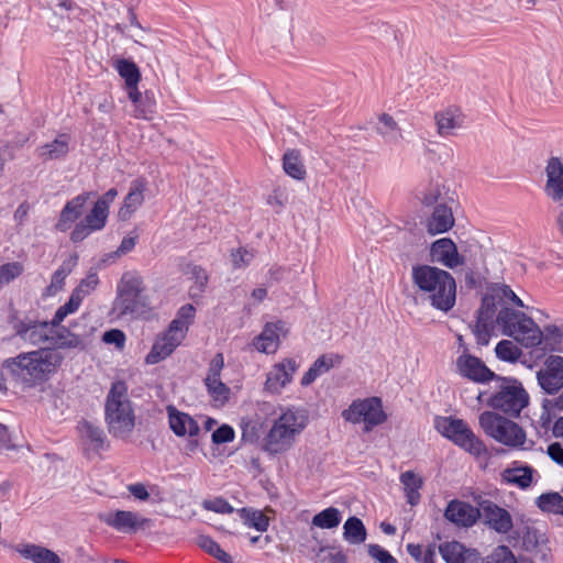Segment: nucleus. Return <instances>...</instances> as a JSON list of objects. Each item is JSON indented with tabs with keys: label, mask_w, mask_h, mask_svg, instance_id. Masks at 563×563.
<instances>
[{
	"label": "nucleus",
	"mask_w": 563,
	"mask_h": 563,
	"mask_svg": "<svg viewBox=\"0 0 563 563\" xmlns=\"http://www.w3.org/2000/svg\"><path fill=\"white\" fill-rule=\"evenodd\" d=\"M411 280L434 309L448 312L454 307L456 283L449 272L428 264H417L411 268Z\"/></svg>",
	"instance_id": "obj_1"
},
{
	"label": "nucleus",
	"mask_w": 563,
	"mask_h": 563,
	"mask_svg": "<svg viewBox=\"0 0 563 563\" xmlns=\"http://www.w3.org/2000/svg\"><path fill=\"white\" fill-rule=\"evenodd\" d=\"M64 356L52 347L21 353L4 362L16 379L31 387L45 382L62 365Z\"/></svg>",
	"instance_id": "obj_2"
},
{
	"label": "nucleus",
	"mask_w": 563,
	"mask_h": 563,
	"mask_svg": "<svg viewBox=\"0 0 563 563\" xmlns=\"http://www.w3.org/2000/svg\"><path fill=\"white\" fill-rule=\"evenodd\" d=\"M307 424L308 416L305 410L295 407L282 409L263 439V450L269 455L288 452Z\"/></svg>",
	"instance_id": "obj_3"
},
{
	"label": "nucleus",
	"mask_w": 563,
	"mask_h": 563,
	"mask_svg": "<svg viewBox=\"0 0 563 563\" xmlns=\"http://www.w3.org/2000/svg\"><path fill=\"white\" fill-rule=\"evenodd\" d=\"M104 421L113 438L126 440L132 435L136 416L124 382L112 383L104 402Z\"/></svg>",
	"instance_id": "obj_4"
},
{
	"label": "nucleus",
	"mask_w": 563,
	"mask_h": 563,
	"mask_svg": "<svg viewBox=\"0 0 563 563\" xmlns=\"http://www.w3.org/2000/svg\"><path fill=\"white\" fill-rule=\"evenodd\" d=\"M496 324L501 328L504 335L514 338L525 347L542 343V330L532 318L521 311L508 307L501 308L494 320V327Z\"/></svg>",
	"instance_id": "obj_5"
},
{
	"label": "nucleus",
	"mask_w": 563,
	"mask_h": 563,
	"mask_svg": "<svg viewBox=\"0 0 563 563\" xmlns=\"http://www.w3.org/2000/svg\"><path fill=\"white\" fill-rule=\"evenodd\" d=\"M146 307L142 278L133 274H124L118 286L114 310L119 316L136 318L145 313Z\"/></svg>",
	"instance_id": "obj_6"
},
{
	"label": "nucleus",
	"mask_w": 563,
	"mask_h": 563,
	"mask_svg": "<svg viewBox=\"0 0 563 563\" xmlns=\"http://www.w3.org/2000/svg\"><path fill=\"white\" fill-rule=\"evenodd\" d=\"M478 422L488 437L506 446L519 448L526 442L525 430L515 421L496 412L484 411Z\"/></svg>",
	"instance_id": "obj_7"
},
{
	"label": "nucleus",
	"mask_w": 563,
	"mask_h": 563,
	"mask_svg": "<svg viewBox=\"0 0 563 563\" xmlns=\"http://www.w3.org/2000/svg\"><path fill=\"white\" fill-rule=\"evenodd\" d=\"M435 428L443 437L475 456L487 453L484 442L461 419L452 417L438 418L435 420Z\"/></svg>",
	"instance_id": "obj_8"
},
{
	"label": "nucleus",
	"mask_w": 563,
	"mask_h": 563,
	"mask_svg": "<svg viewBox=\"0 0 563 563\" xmlns=\"http://www.w3.org/2000/svg\"><path fill=\"white\" fill-rule=\"evenodd\" d=\"M515 297V292L509 286L503 285L489 295H485L482 300V306L478 309L477 321L474 325L473 333L476 342L479 345H486L494 331V320L497 309V303L501 299H510Z\"/></svg>",
	"instance_id": "obj_9"
},
{
	"label": "nucleus",
	"mask_w": 563,
	"mask_h": 563,
	"mask_svg": "<svg viewBox=\"0 0 563 563\" xmlns=\"http://www.w3.org/2000/svg\"><path fill=\"white\" fill-rule=\"evenodd\" d=\"M342 417L353 424L363 423L365 432L372 431L387 419L382 401L377 397L353 401L347 409L343 410Z\"/></svg>",
	"instance_id": "obj_10"
},
{
	"label": "nucleus",
	"mask_w": 563,
	"mask_h": 563,
	"mask_svg": "<svg viewBox=\"0 0 563 563\" xmlns=\"http://www.w3.org/2000/svg\"><path fill=\"white\" fill-rule=\"evenodd\" d=\"M529 404V396L522 385L516 380L500 386L489 399L488 406L511 417H517Z\"/></svg>",
	"instance_id": "obj_11"
},
{
	"label": "nucleus",
	"mask_w": 563,
	"mask_h": 563,
	"mask_svg": "<svg viewBox=\"0 0 563 563\" xmlns=\"http://www.w3.org/2000/svg\"><path fill=\"white\" fill-rule=\"evenodd\" d=\"M99 519L106 526L118 533L136 534L152 527V519L144 517L139 511L113 509L106 514H100Z\"/></svg>",
	"instance_id": "obj_12"
},
{
	"label": "nucleus",
	"mask_w": 563,
	"mask_h": 563,
	"mask_svg": "<svg viewBox=\"0 0 563 563\" xmlns=\"http://www.w3.org/2000/svg\"><path fill=\"white\" fill-rule=\"evenodd\" d=\"M295 18L289 10H283L272 19L268 41L276 49H289L295 40Z\"/></svg>",
	"instance_id": "obj_13"
},
{
	"label": "nucleus",
	"mask_w": 563,
	"mask_h": 563,
	"mask_svg": "<svg viewBox=\"0 0 563 563\" xmlns=\"http://www.w3.org/2000/svg\"><path fill=\"white\" fill-rule=\"evenodd\" d=\"M223 367V354L217 353L209 363L208 372L203 380L207 391L216 406H223L230 398V388L221 380Z\"/></svg>",
	"instance_id": "obj_14"
},
{
	"label": "nucleus",
	"mask_w": 563,
	"mask_h": 563,
	"mask_svg": "<svg viewBox=\"0 0 563 563\" xmlns=\"http://www.w3.org/2000/svg\"><path fill=\"white\" fill-rule=\"evenodd\" d=\"M537 380L547 394H556L563 387V357L548 356L543 367L537 372Z\"/></svg>",
	"instance_id": "obj_15"
},
{
	"label": "nucleus",
	"mask_w": 563,
	"mask_h": 563,
	"mask_svg": "<svg viewBox=\"0 0 563 563\" xmlns=\"http://www.w3.org/2000/svg\"><path fill=\"white\" fill-rule=\"evenodd\" d=\"M455 364L461 376L475 383H486L495 377V373L481 358L471 355L466 350L456 358Z\"/></svg>",
	"instance_id": "obj_16"
},
{
	"label": "nucleus",
	"mask_w": 563,
	"mask_h": 563,
	"mask_svg": "<svg viewBox=\"0 0 563 563\" xmlns=\"http://www.w3.org/2000/svg\"><path fill=\"white\" fill-rule=\"evenodd\" d=\"M297 368L298 364L292 358H285L275 364L267 373L264 389L271 394H280L291 382Z\"/></svg>",
	"instance_id": "obj_17"
},
{
	"label": "nucleus",
	"mask_w": 563,
	"mask_h": 563,
	"mask_svg": "<svg viewBox=\"0 0 563 563\" xmlns=\"http://www.w3.org/2000/svg\"><path fill=\"white\" fill-rule=\"evenodd\" d=\"M430 261L450 269L464 264L456 244L449 238L439 239L431 244Z\"/></svg>",
	"instance_id": "obj_18"
},
{
	"label": "nucleus",
	"mask_w": 563,
	"mask_h": 563,
	"mask_svg": "<svg viewBox=\"0 0 563 563\" xmlns=\"http://www.w3.org/2000/svg\"><path fill=\"white\" fill-rule=\"evenodd\" d=\"M289 332L284 321L266 323L263 331L254 339L253 344L261 353H275L280 343V336L285 338Z\"/></svg>",
	"instance_id": "obj_19"
},
{
	"label": "nucleus",
	"mask_w": 563,
	"mask_h": 563,
	"mask_svg": "<svg viewBox=\"0 0 563 563\" xmlns=\"http://www.w3.org/2000/svg\"><path fill=\"white\" fill-rule=\"evenodd\" d=\"M465 115L455 106L446 107L434 113L437 133L441 137L455 136L463 129Z\"/></svg>",
	"instance_id": "obj_20"
},
{
	"label": "nucleus",
	"mask_w": 563,
	"mask_h": 563,
	"mask_svg": "<svg viewBox=\"0 0 563 563\" xmlns=\"http://www.w3.org/2000/svg\"><path fill=\"white\" fill-rule=\"evenodd\" d=\"M478 506L481 517L492 529L499 533H507L511 530L512 519L506 509L487 499L479 501Z\"/></svg>",
	"instance_id": "obj_21"
},
{
	"label": "nucleus",
	"mask_w": 563,
	"mask_h": 563,
	"mask_svg": "<svg viewBox=\"0 0 563 563\" xmlns=\"http://www.w3.org/2000/svg\"><path fill=\"white\" fill-rule=\"evenodd\" d=\"M54 325L53 320L42 322L20 321L15 325V332L23 341L33 345L48 344L49 333Z\"/></svg>",
	"instance_id": "obj_22"
},
{
	"label": "nucleus",
	"mask_w": 563,
	"mask_h": 563,
	"mask_svg": "<svg viewBox=\"0 0 563 563\" xmlns=\"http://www.w3.org/2000/svg\"><path fill=\"white\" fill-rule=\"evenodd\" d=\"M444 517L456 526L472 527L481 518V511L479 507L461 500H452L444 511Z\"/></svg>",
	"instance_id": "obj_23"
},
{
	"label": "nucleus",
	"mask_w": 563,
	"mask_h": 563,
	"mask_svg": "<svg viewBox=\"0 0 563 563\" xmlns=\"http://www.w3.org/2000/svg\"><path fill=\"white\" fill-rule=\"evenodd\" d=\"M147 180L143 177L136 178L131 181L128 195L124 198L123 205L118 212V217L122 221L129 220L132 214L142 207L145 201V191L147 189Z\"/></svg>",
	"instance_id": "obj_24"
},
{
	"label": "nucleus",
	"mask_w": 563,
	"mask_h": 563,
	"mask_svg": "<svg viewBox=\"0 0 563 563\" xmlns=\"http://www.w3.org/2000/svg\"><path fill=\"white\" fill-rule=\"evenodd\" d=\"M168 423L172 431L177 437H197L200 428L198 422L188 413L178 410L175 406L166 407Z\"/></svg>",
	"instance_id": "obj_25"
},
{
	"label": "nucleus",
	"mask_w": 563,
	"mask_h": 563,
	"mask_svg": "<svg viewBox=\"0 0 563 563\" xmlns=\"http://www.w3.org/2000/svg\"><path fill=\"white\" fill-rule=\"evenodd\" d=\"M547 183L544 191L553 201L563 199V162L560 157H551L545 166Z\"/></svg>",
	"instance_id": "obj_26"
},
{
	"label": "nucleus",
	"mask_w": 563,
	"mask_h": 563,
	"mask_svg": "<svg viewBox=\"0 0 563 563\" xmlns=\"http://www.w3.org/2000/svg\"><path fill=\"white\" fill-rule=\"evenodd\" d=\"M183 338L166 330L154 342L151 352L146 355L147 364H156L167 356L183 342Z\"/></svg>",
	"instance_id": "obj_27"
},
{
	"label": "nucleus",
	"mask_w": 563,
	"mask_h": 563,
	"mask_svg": "<svg viewBox=\"0 0 563 563\" xmlns=\"http://www.w3.org/2000/svg\"><path fill=\"white\" fill-rule=\"evenodd\" d=\"M454 225V217L450 207L439 203L427 220V232L431 235L448 232Z\"/></svg>",
	"instance_id": "obj_28"
},
{
	"label": "nucleus",
	"mask_w": 563,
	"mask_h": 563,
	"mask_svg": "<svg viewBox=\"0 0 563 563\" xmlns=\"http://www.w3.org/2000/svg\"><path fill=\"white\" fill-rule=\"evenodd\" d=\"M14 550L21 558L32 563H62L57 553L38 544L21 543Z\"/></svg>",
	"instance_id": "obj_29"
},
{
	"label": "nucleus",
	"mask_w": 563,
	"mask_h": 563,
	"mask_svg": "<svg viewBox=\"0 0 563 563\" xmlns=\"http://www.w3.org/2000/svg\"><path fill=\"white\" fill-rule=\"evenodd\" d=\"M342 360V355L335 353L321 355L313 362L311 367L305 373L303 377L301 378V385L309 386L319 376L328 373L331 368L339 366Z\"/></svg>",
	"instance_id": "obj_30"
},
{
	"label": "nucleus",
	"mask_w": 563,
	"mask_h": 563,
	"mask_svg": "<svg viewBox=\"0 0 563 563\" xmlns=\"http://www.w3.org/2000/svg\"><path fill=\"white\" fill-rule=\"evenodd\" d=\"M90 192L78 195L65 205L56 224L59 231L69 229V225L82 214L85 205L90 198Z\"/></svg>",
	"instance_id": "obj_31"
},
{
	"label": "nucleus",
	"mask_w": 563,
	"mask_h": 563,
	"mask_svg": "<svg viewBox=\"0 0 563 563\" xmlns=\"http://www.w3.org/2000/svg\"><path fill=\"white\" fill-rule=\"evenodd\" d=\"M128 98L133 103V117L136 119L151 120L155 111V100L152 95H144L139 86L126 90Z\"/></svg>",
	"instance_id": "obj_32"
},
{
	"label": "nucleus",
	"mask_w": 563,
	"mask_h": 563,
	"mask_svg": "<svg viewBox=\"0 0 563 563\" xmlns=\"http://www.w3.org/2000/svg\"><path fill=\"white\" fill-rule=\"evenodd\" d=\"M534 474L536 470L533 467L514 463L511 467L504 470L500 476L505 483L527 489L532 485Z\"/></svg>",
	"instance_id": "obj_33"
},
{
	"label": "nucleus",
	"mask_w": 563,
	"mask_h": 563,
	"mask_svg": "<svg viewBox=\"0 0 563 563\" xmlns=\"http://www.w3.org/2000/svg\"><path fill=\"white\" fill-rule=\"evenodd\" d=\"M78 431L84 444L87 446V450L99 452L108 446V440L102 429L91 422H80Z\"/></svg>",
	"instance_id": "obj_34"
},
{
	"label": "nucleus",
	"mask_w": 563,
	"mask_h": 563,
	"mask_svg": "<svg viewBox=\"0 0 563 563\" xmlns=\"http://www.w3.org/2000/svg\"><path fill=\"white\" fill-rule=\"evenodd\" d=\"M52 328L48 345L53 346L54 350L76 349L81 345L80 336L62 325V323H56Z\"/></svg>",
	"instance_id": "obj_35"
},
{
	"label": "nucleus",
	"mask_w": 563,
	"mask_h": 563,
	"mask_svg": "<svg viewBox=\"0 0 563 563\" xmlns=\"http://www.w3.org/2000/svg\"><path fill=\"white\" fill-rule=\"evenodd\" d=\"M113 67L124 80L126 90L139 86L142 76L140 68L133 60L118 57L113 59Z\"/></svg>",
	"instance_id": "obj_36"
},
{
	"label": "nucleus",
	"mask_w": 563,
	"mask_h": 563,
	"mask_svg": "<svg viewBox=\"0 0 563 563\" xmlns=\"http://www.w3.org/2000/svg\"><path fill=\"white\" fill-rule=\"evenodd\" d=\"M77 260L78 256L74 254L63 262L59 268L53 274L51 283L45 289V295L55 296L63 290L65 279L77 265Z\"/></svg>",
	"instance_id": "obj_37"
},
{
	"label": "nucleus",
	"mask_w": 563,
	"mask_h": 563,
	"mask_svg": "<svg viewBox=\"0 0 563 563\" xmlns=\"http://www.w3.org/2000/svg\"><path fill=\"white\" fill-rule=\"evenodd\" d=\"M196 317V309L191 303L181 306L176 318L170 322L167 330L185 339L189 325L194 323Z\"/></svg>",
	"instance_id": "obj_38"
},
{
	"label": "nucleus",
	"mask_w": 563,
	"mask_h": 563,
	"mask_svg": "<svg viewBox=\"0 0 563 563\" xmlns=\"http://www.w3.org/2000/svg\"><path fill=\"white\" fill-rule=\"evenodd\" d=\"M283 169L291 178L303 180L307 176L301 155L296 150H288L283 156Z\"/></svg>",
	"instance_id": "obj_39"
},
{
	"label": "nucleus",
	"mask_w": 563,
	"mask_h": 563,
	"mask_svg": "<svg viewBox=\"0 0 563 563\" xmlns=\"http://www.w3.org/2000/svg\"><path fill=\"white\" fill-rule=\"evenodd\" d=\"M366 529L357 517H350L343 525V538L350 544H361L366 540Z\"/></svg>",
	"instance_id": "obj_40"
},
{
	"label": "nucleus",
	"mask_w": 563,
	"mask_h": 563,
	"mask_svg": "<svg viewBox=\"0 0 563 563\" xmlns=\"http://www.w3.org/2000/svg\"><path fill=\"white\" fill-rule=\"evenodd\" d=\"M69 136L59 135L53 142L38 148V155L44 159H57L68 153Z\"/></svg>",
	"instance_id": "obj_41"
},
{
	"label": "nucleus",
	"mask_w": 563,
	"mask_h": 563,
	"mask_svg": "<svg viewBox=\"0 0 563 563\" xmlns=\"http://www.w3.org/2000/svg\"><path fill=\"white\" fill-rule=\"evenodd\" d=\"M400 482L404 485L408 503L410 505L418 504L420 499L419 489L422 487V478L412 471H407L400 475Z\"/></svg>",
	"instance_id": "obj_42"
},
{
	"label": "nucleus",
	"mask_w": 563,
	"mask_h": 563,
	"mask_svg": "<svg viewBox=\"0 0 563 563\" xmlns=\"http://www.w3.org/2000/svg\"><path fill=\"white\" fill-rule=\"evenodd\" d=\"M536 505L543 512L563 515V496L556 492L541 494L536 499Z\"/></svg>",
	"instance_id": "obj_43"
},
{
	"label": "nucleus",
	"mask_w": 563,
	"mask_h": 563,
	"mask_svg": "<svg viewBox=\"0 0 563 563\" xmlns=\"http://www.w3.org/2000/svg\"><path fill=\"white\" fill-rule=\"evenodd\" d=\"M239 512L246 526L255 528L261 532L267 530L269 518L263 511L252 508H242Z\"/></svg>",
	"instance_id": "obj_44"
},
{
	"label": "nucleus",
	"mask_w": 563,
	"mask_h": 563,
	"mask_svg": "<svg viewBox=\"0 0 563 563\" xmlns=\"http://www.w3.org/2000/svg\"><path fill=\"white\" fill-rule=\"evenodd\" d=\"M341 522V512L338 508L329 507L312 517L311 523L321 529H333Z\"/></svg>",
	"instance_id": "obj_45"
},
{
	"label": "nucleus",
	"mask_w": 563,
	"mask_h": 563,
	"mask_svg": "<svg viewBox=\"0 0 563 563\" xmlns=\"http://www.w3.org/2000/svg\"><path fill=\"white\" fill-rule=\"evenodd\" d=\"M108 211V207H106L103 201H97L84 221L90 227V230H100L106 224Z\"/></svg>",
	"instance_id": "obj_46"
},
{
	"label": "nucleus",
	"mask_w": 563,
	"mask_h": 563,
	"mask_svg": "<svg viewBox=\"0 0 563 563\" xmlns=\"http://www.w3.org/2000/svg\"><path fill=\"white\" fill-rule=\"evenodd\" d=\"M495 353L499 360L509 363H515L520 358L522 351L514 341L501 340L496 345Z\"/></svg>",
	"instance_id": "obj_47"
},
{
	"label": "nucleus",
	"mask_w": 563,
	"mask_h": 563,
	"mask_svg": "<svg viewBox=\"0 0 563 563\" xmlns=\"http://www.w3.org/2000/svg\"><path fill=\"white\" fill-rule=\"evenodd\" d=\"M543 340L545 346L551 351L563 352V328L550 324L544 328Z\"/></svg>",
	"instance_id": "obj_48"
},
{
	"label": "nucleus",
	"mask_w": 563,
	"mask_h": 563,
	"mask_svg": "<svg viewBox=\"0 0 563 563\" xmlns=\"http://www.w3.org/2000/svg\"><path fill=\"white\" fill-rule=\"evenodd\" d=\"M439 551L446 563H464L463 545L459 542L441 544Z\"/></svg>",
	"instance_id": "obj_49"
},
{
	"label": "nucleus",
	"mask_w": 563,
	"mask_h": 563,
	"mask_svg": "<svg viewBox=\"0 0 563 563\" xmlns=\"http://www.w3.org/2000/svg\"><path fill=\"white\" fill-rule=\"evenodd\" d=\"M82 299L78 296V294L73 292L66 303L60 306L53 317L54 324L62 323L64 319L78 310Z\"/></svg>",
	"instance_id": "obj_50"
},
{
	"label": "nucleus",
	"mask_w": 563,
	"mask_h": 563,
	"mask_svg": "<svg viewBox=\"0 0 563 563\" xmlns=\"http://www.w3.org/2000/svg\"><path fill=\"white\" fill-rule=\"evenodd\" d=\"M483 563H517V559L509 548L499 545L484 559Z\"/></svg>",
	"instance_id": "obj_51"
},
{
	"label": "nucleus",
	"mask_w": 563,
	"mask_h": 563,
	"mask_svg": "<svg viewBox=\"0 0 563 563\" xmlns=\"http://www.w3.org/2000/svg\"><path fill=\"white\" fill-rule=\"evenodd\" d=\"M23 272V266L19 262H11L0 266V289L10 282L19 277Z\"/></svg>",
	"instance_id": "obj_52"
},
{
	"label": "nucleus",
	"mask_w": 563,
	"mask_h": 563,
	"mask_svg": "<svg viewBox=\"0 0 563 563\" xmlns=\"http://www.w3.org/2000/svg\"><path fill=\"white\" fill-rule=\"evenodd\" d=\"M444 195H445V187L443 185L432 184L428 187V189L423 194L422 203L424 206H432L435 203L438 206L439 203H444L443 202Z\"/></svg>",
	"instance_id": "obj_53"
},
{
	"label": "nucleus",
	"mask_w": 563,
	"mask_h": 563,
	"mask_svg": "<svg viewBox=\"0 0 563 563\" xmlns=\"http://www.w3.org/2000/svg\"><path fill=\"white\" fill-rule=\"evenodd\" d=\"M191 273L195 276V285L190 288V296L194 298L199 296L205 290V287L208 283V275L205 269L199 266H195Z\"/></svg>",
	"instance_id": "obj_54"
},
{
	"label": "nucleus",
	"mask_w": 563,
	"mask_h": 563,
	"mask_svg": "<svg viewBox=\"0 0 563 563\" xmlns=\"http://www.w3.org/2000/svg\"><path fill=\"white\" fill-rule=\"evenodd\" d=\"M253 258V252L246 249H238L231 252V262L234 268H244L249 266Z\"/></svg>",
	"instance_id": "obj_55"
},
{
	"label": "nucleus",
	"mask_w": 563,
	"mask_h": 563,
	"mask_svg": "<svg viewBox=\"0 0 563 563\" xmlns=\"http://www.w3.org/2000/svg\"><path fill=\"white\" fill-rule=\"evenodd\" d=\"M98 283L99 278L97 273L90 272L73 292L78 294V296L84 299L86 295L90 294L97 287Z\"/></svg>",
	"instance_id": "obj_56"
},
{
	"label": "nucleus",
	"mask_w": 563,
	"mask_h": 563,
	"mask_svg": "<svg viewBox=\"0 0 563 563\" xmlns=\"http://www.w3.org/2000/svg\"><path fill=\"white\" fill-rule=\"evenodd\" d=\"M378 121L380 124L378 131L382 135L391 137L394 136V133L398 131L397 122L391 115L383 113L379 115Z\"/></svg>",
	"instance_id": "obj_57"
},
{
	"label": "nucleus",
	"mask_w": 563,
	"mask_h": 563,
	"mask_svg": "<svg viewBox=\"0 0 563 563\" xmlns=\"http://www.w3.org/2000/svg\"><path fill=\"white\" fill-rule=\"evenodd\" d=\"M369 556L379 563H397V560L385 549L378 544L367 545Z\"/></svg>",
	"instance_id": "obj_58"
},
{
	"label": "nucleus",
	"mask_w": 563,
	"mask_h": 563,
	"mask_svg": "<svg viewBox=\"0 0 563 563\" xmlns=\"http://www.w3.org/2000/svg\"><path fill=\"white\" fill-rule=\"evenodd\" d=\"M102 340L107 344H113L117 349L122 350L125 344V334L119 329H112L104 332Z\"/></svg>",
	"instance_id": "obj_59"
},
{
	"label": "nucleus",
	"mask_w": 563,
	"mask_h": 563,
	"mask_svg": "<svg viewBox=\"0 0 563 563\" xmlns=\"http://www.w3.org/2000/svg\"><path fill=\"white\" fill-rule=\"evenodd\" d=\"M203 508L218 514H231L233 511V507L222 498L205 500Z\"/></svg>",
	"instance_id": "obj_60"
},
{
	"label": "nucleus",
	"mask_w": 563,
	"mask_h": 563,
	"mask_svg": "<svg viewBox=\"0 0 563 563\" xmlns=\"http://www.w3.org/2000/svg\"><path fill=\"white\" fill-rule=\"evenodd\" d=\"M211 439L216 444L231 442L234 439V430L228 424H222L212 433Z\"/></svg>",
	"instance_id": "obj_61"
},
{
	"label": "nucleus",
	"mask_w": 563,
	"mask_h": 563,
	"mask_svg": "<svg viewBox=\"0 0 563 563\" xmlns=\"http://www.w3.org/2000/svg\"><path fill=\"white\" fill-rule=\"evenodd\" d=\"M267 205L277 209L278 211L286 205L287 202V194L283 188H275L266 198Z\"/></svg>",
	"instance_id": "obj_62"
},
{
	"label": "nucleus",
	"mask_w": 563,
	"mask_h": 563,
	"mask_svg": "<svg viewBox=\"0 0 563 563\" xmlns=\"http://www.w3.org/2000/svg\"><path fill=\"white\" fill-rule=\"evenodd\" d=\"M128 492L137 500L146 501L150 498L147 488L142 483L130 484L126 486Z\"/></svg>",
	"instance_id": "obj_63"
},
{
	"label": "nucleus",
	"mask_w": 563,
	"mask_h": 563,
	"mask_svg": "<svg viewBox=\"0 0 563 563\" xmlns=\"http://www.w3.org/2000/svg\"><path fill=\"white\" fill-rule=\"evenodd\" d=\"M547 453L552 461L563 465V448L559 442L551 443L548 446Z\"/></svg>",
	"instance_id": "obj_64"
}]
</instances>
